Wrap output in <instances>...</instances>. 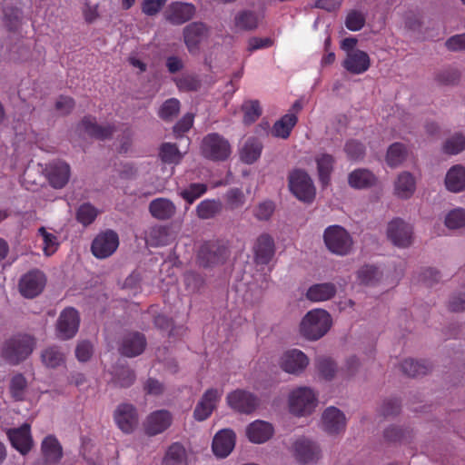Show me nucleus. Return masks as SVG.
Listing matches in <instances>:
<instances>
[{
	"mask_svg": "<svg viewBox=\"0 0 465 465\" xmlns=\"http://www.w3.org/2000/svg\"><path fill=\"white\" fill-rule=\"evenodd\" d=\"M331 326V317L323 309L309 311L300 323L301 334L308 340L316 341L327 333Z\"/></svg>",
	"mask_w": 465,
	"mask_h": 465,
	"instance_id": "f257e3e1",
	"label": "nucleus"
},
{
	"mask_svg": "<svg viewBox=\"0 0 465 465\" xmlns=\"http://www.w3.org/2000/svg\"><path fill=\"white\" fill-rule=\"evenodd\" d=\"M318 405V395L313 389L301 386L292 390L288 395V407L297 417L311 415Z\"/></svg>",
	"mask_w": 465,
	"mask_h": 465,
	"instance_id": "f03ea898",
	"label": "nucleus"
},
{
	"mask_svg": "<svg viewBox=\"0 0 465 465\" xmlns=\"http://www.w3.org/2000/svg\"><path fill=\"white\" fill-rule=\"evenodd\" d=\"M327 249L333 254L345 256L353 250V240L350 232L341 225H330L323 232Z\"/></svg>",
	"mask_w": 465,
	"mask_h": 465,
	"instance_id": "7ed1b4c3",
	"label": "nucleus"
},
{
	"mask_svg": "<svg viewBox=\"0 0 465 465\" xmlns=\"http://www.w3.org/2000/svg\"><path fill=\"white\" fill-rule=\"evenodd\" d=\"M35 339L26 334H19L6 341L3 354L11 363L16 364L25 360L34 351Z\"/></svg>",
	"mask_w": 465,
	"mask_h": 465,
	"instance_id": "20e7f679",
	"label": "nucleus"
},
{
	"mask_svg": "<svg viewBox=\"0 0 465 465\" xmlns=\"http://www.w3.org/2000/svg\"><path fill=\"white\" fill-rule=\"evenodd\" d=\"M289 188L299 200L307 203L312 202L316 194L312 180L306 172L300 169L289 174Z\"/></svg>",
	"mask_w": 465,
	"mask_h": 465,
	"instance_id": "39448f33",
	"label": "nucleus"
},
{
	"mask_svg": "<svg viewBox=\"0 0 465 465\" xmlns=\"http://www.w3.org/2000/svg\"><path fill=\"white\" fill-rule=\"evenodd\" d=\"M310 360L308 356L299 349H287L278 358L279 368L292 375H301L308 367Z\"/></svg>",
	"mask_w": 465,
	"mask_h": 465,
	"instance_id": "423d86ee",
	"label": "nucleus"
},
{
	"mask_svg": "<svg viewBox=\"0 0 465 465\" xmlns=\"http://www.w3.org/2000/svg\"><path fill=\"white\" fill-rule=\"evenodd\" d=\"M201 152L203 155L211 160H225L231 154L229 142L218 134H209L202 141Z\"/></svg>",
	"mask_w": 465,
	"mask_h": 465,
	"instance_id": "0eeeda50",
	"label": "nucleus"
},
{
	"mask_svg": "<svg viewBox=\"0 0 465 465\" xmlns=\"http://www.w3.org/2000/svg\"><path fill=\"white\" fill-rule=\"evenodd\" d=\"M292 451L296 460L302 464H316L322 459L320 446L308 439L301 438L295 440Z\"/></svg>",
	"mask_w": 465,
	"mask_h": 465,
	"instance_id": "6e6552de",
	"label": "nucleus"
},
{
	"mask_svg": "<svg viewBox=\"0 0 465 465\" xmlns=\"http://www.w3.org/2000/svg\"><path fill=\"white\" fill-rule=\"evenodd\" d=\"M173 416L167 410H156L149 413L143 423V430L148 436H155L164 432L173 423Z\"/></svg>",
	"mask_w": 465,
	"mask_h": 465,
	"instance_id": "1a4fd4ad",
	"label": "nucleus"
},
{
	"mask_svg": "<svg viewBox=\"0 0 465 465\" xmlns=\"http://www.w3.org/2000/svg\"><path fill=\"white\" fill-rule=\"evenodd\" d=\"M412 227L400 218L393 219L388 223L387 237L400 248L409 247L412 242Z\"/></svg>",
	"mask_w": 465,
	"mask_h": 465,
	"instance_id": "9d476101",
	"label": "nucleus"
},
{
	"mask_svg": "<svg viewBox=\"0 0 465 465\" xmlns=\"http://www.w3.org/2000/svg\"><path fill=\"white\" fill-rule=\"evenodd\" d=\"M79 314L74 308H66L61 313L56 323V335L62 340L73 338L79 328Z\"/></svg>",
	"mask_w": 465,
	"mask_h": 465,
	"instance_id": "9b49d317",
	"label": "nucleus"
},
{
	"mask_svg": "<svg viewBox=\"0 0 465 465\" xmlns=\"http://www.w3.org/2000/svg\"><path fill=\"white\" fill-rule=\"evenodd\" d=\"M119 238L116 232L108 230L98 234L92 243V252L98 259L111 256L118 248Z\"/></svg>",
	"mask_w": 465,
	"mask_h": 465,
	"instance_id": "f8f14e48",
	"label": "nucleus"
},
{
	"mask_svg": "<svg viewBox=\"0 0 465 465\" xmlns=\"http://www.w3.org/2000/svg\"><path fill=\"white\" fill-rule=\"evenodd\" d=\"M223 393V389H208L195 406L193 411L194 419L198 421H203L209 418L213 410L216 408V405L220 401Z\"/></svg>",
	"mask_w": 465,
	"mask_h": 465,
	"instance_id": "ddd939ff",
	"label": "nucleus"
},
{
	"mask_svg": "<svg viewBox=\"0 0 465 465\" xmlns=\"http://www.w3.org/2000/svg\"><path fill=\"white\" fill-rule=\"evenodd\" d=\"M114 420L117 427L126 434L132 433L138 424L136 408L129 403H122L114 412Z\"/></svg>",
	"mask_w": 465,
	"mask_h": 465,
	"instance_id": "4468645a",
	"label": "nucleus"
},
{
	"mask_svg": "<svg viewBox=\"0 0 465 465\" xmlns=\"http://www.w3.org/2000/svg\"><path fill=\"white\" fill-rule=\"evenodd\" d=\"M46 282L45 274L38 270H34L25 274L19 282L20 292L26 298L38 295Z\"/></svg>",
	"mask_w": 465,
	"mask_h": 465,
	"instance_id": "2eb2a0df",
	"label": "nucleus"
},
{
	"mask_svg": "<svg viewBox=\"0 0 465 465\" xmlns=\"http://www.w3.org/2000/svg\"><path fill=\"white\" fill-rule=\"evenodd\" d=\"M226 400L232 409L243 413H250L258 406V399L244 390H235L230 392Z\"/></svg>",
	"mask_w": 465,
	"mask_h": 465,
	"instance_id": "dca6fc26",
	"label": "nucleus"
},
{
	"mask_svg": "<svg viewBox=\"0 0 465 465\" xmlns=\"http://www.w3.org/2000/svg\"><path fill=\"white\" fill-rule=\"evenodd\" d=\"M346 422L347 420L344 413L336 407H328L322 412V428L329 434H338L343 431Z\"/></svg>",
	"mask_w": 465,
	"mask_h": 465,
	"instance_id": "f3484780",
	"label": "nucleus"
},
{
	"mask_svg": "<svg viewBox=\"0 0 465 465\" xmlns=\"http://www.w3.org/2000/svg\"><path fill=\"white\" fill-rule=\"evenodd\" d=\"M208 35V29L202 23H192L183 30L184 44L191 54H196L199 45Z\"/></svg>",
	"mask_w": 465,
	"mask_h": 465,
	"instance_id": "a211bd4d",
	"label": "nucleus"
},
{
	"mask_svg": "<svg viewBox=\"0 0 465 465\" xmlns=\"http://www.w3.org/2000/svg\"><path fill=\"white\" fill-rule=\"evenodd\" d=\"M8 438L15 449L21 454H26L33 446V439L30 432V426L23 424L16 429H10L7 431Z\"/></svg>",
	"mask_w": 465,
	"mask_h": 465,
	"instance_id": "6ab92c4d",
	"label": "nucleus"
},
{
	"mask_svg": "<svg viewBox=\"0 0 465 465\" xmlns=\"http://www.w3.org/2000/svg\"><path fill=\"white\" fill-rule=\"evenodd\" d=\"M274 430L271 423L257 420L250 423L245 430L248 440L255 444H262L269 440Z\"/></svg>",
	"mask_w": 465,
	"mask_h": 465,
	"instance_id": "aec40b11",
	"label": "nucleus"
},
{
	"mask_svg": "<svg viewBox=\"0 0 465 465\" xmlns=\"http://www.w3.org/2000/svg\"><path fill=\"white\" fill-rule=\"evenodd\" d=\"M235 446V434L232 430H221L213 440V451L219 458L227 457Z\"/></svg>",
	"mask_w": 465,
	"mask_h": 465,
	"instance_id": "412c9836",
	"label": "nucleus"
},
{
	"mask_svg": "<svg viewBox=\"0 0 465 465\" xmlns=\"http://www.w3.org/2000/svg\"><path fill=\"white\" fill-rule=\"evenodd\" d=\"M70 166L64 162H54L46 168V176L50 184L56 189L65 186L70 178Z\"/></svg>",
	"mask_w": 465,
	"mask_h": 465,
	"instance_id": "4be33fe9",
	"label": "nucleus"
},
{
	"mask_svg": "<svg viewBox=\"0 0 465 465\" xmlns=\"http://www.w3.org/2000/svg\"><path fill=\"white\" fill-rule=\"evenodd\" d=\"M342 64L348 72L361 74L369 69L371 60L368 54L364 51L355 50L346 54Z\"/></svg>",
	"mask_w": 465,
	"mask_h": 465,
	"instance_id": "5701e85b",
	"label": "nucleus"
},
{
	"mask_svg": "<svg viewBox=\"0 0 465 465\" xmlns=\"http://www.w3.org/2000/svg\"><path fill=\"white\" fill-rule=\"evenodd\" d=\"M146 346V341L143 334L131 332L126 334L121 343L120 351L127 357H134L141 354Z\"/></svg>",
	"mask_w": 465,
	"mask_h": 465,
	"instance_id": "b1692460",
	"label": "nucleus"
},
{
	"mask_svg": "<svg viewBox=\"0 0 465 465\" xmlns=\"http://www.w3.org/2000/svg\"><path fill=\"white\" fill-rule=\"evenodd\" d=\"M195 12L192 4L176 2L169 5L166 10V19L175 25H181L190 20Z\"/></svg>",
	"mask_w": 465,
	"mask_h": 465,
	"instance_id": "393cba45",
	"label": "nucleus"
},
{
	"mask_svg": "<svg viewBox=\"0 0 465 465\" xmlns=\"http://www.w3.org/2000/svg\"><path fill=\"white\" fill-rule=\"evenodd\" d=\"M227 257V250L215 244L203 245L199 252V260L202 265L211 266L222 263Z\"/></svg>",
	"mask_w": 465,
	"mask_h": 465,
	"instance_id": "a878e982",
	"label": "nucleus"
},
{
	"mask_svg": "<svg viewBox=\"0 0 465 465\" xmlns=\"http://www.w3.org/2000/svg\"><path fill=\"white\" fill-rule=\"evenodd\" d=\"M262 148L263 145L260 139L248 137L240 149V159L247 164H252L261 157Z\"/></svg>",
	"mask_w": 465,
	"mask_h": 465,
	"instance_id": "bb28decb",
	"label": "nucleus"
},
{
	"mask_svg": "<svg viewBox=\"0 0 465 465\" xmlns=\"http://www.w3.org/2000/svg\"><path fill=\"white\" fill-rule=\"evenodd\" d=\"M416 190L414 176L409 172L401 173L394 183V193L401 199L411 198Z\"/></svg>",
	"mask_w": 465,
	"mask_h": 465,
	"instance_id": "cd10ccee",
	"label": "nucleus"
},
{
	"mask_svg": "<svg viewBox=\"0 0 465 465\" xmlns=\"http://www.w3.org/2000/svg\"><path fill=\"white\" fill-rule=\"evenodd\" d=\"M445 185L451 193H460L465 189V168L460 164L453 165L445 176Z\"/></svg>",
	"mask_w": 465,
	"mask_h": 465,
	"instance_id": "c85d7f7f",
	"label": "nucleus"
},
{
	"mask_svg": "<svg viewBox=\"0 0 465 465\" xmlns=\"http://www.w3.org/2000/svg\"><path fill=\"white\" fill-rule=\"evenodd\" d=\"M78 130L97 139H105L113 134V128L110 125L100 126L91 117H84L78 125Z\"/></svg>",
	"mask_w": 465,
	"mask_h": 465,
	"instance_id": "c756f323",
	"label": "nucleus"
},
{
	"mask_svg": "<svg viewBox=\"0 0 465 465\" xmlns=\"http://www.w3.org/2000/svg\"><path fill=\"white\" fill-rule=\"evenodd\" d=\"M336 291L335 284L331 282L317 283L308 289L306 297L314 302H324L331 299Z\"/></svg>",
	"mask_w": 465,
	"mask_h": 465,
	"instance_id": "7c9ffc66",
	"label": "nucleus"
},
{
	"mask_svg": "<svg viewBox=\"0 0 465 465\" xmlns=\"http://www.w3.org/2000/svg\"><path fill=\"white\" fill-rule=\"evenodd\" d=\"M41 451L42 459L53 463H58L63 456V450L59 441L51 435L45 437L42 441Z\"/></svg>",
	"mask_w": 465,
	"mask_h": 465,
	"instance_id": "2f4dec72",
	"label": "nucleus"
},
{
	"mask_svg": "<svg viewBox=\"0 0 465 465\" xmlns=\"http://www.w3.org/2000/svg\"><path fill=\"white\" fill-rule=\"evenodd\" d=\"M255 257L259 262L267 263L274 253V243L271 236L261 235L254 246Z\"/></svg>",
	"mask_w": 465,
	"mask_h": 465,
	"instance_id": "473e14b6",
	"label": "nucleus"
},
{
	"mask_svg": "<svg viewBox=\"0 0 465 465\" xmlns=\"http://www.w3.org/2000/svg\"><path fill=\"white\" fill-rule=\"evenodd\" d=\"M149 210L151 214L159 220L171 218L175 213V205L168 199L157 198L151 202Z\"/></svg>",
	"mask_w": 465,
	"mask_h": 465,
	"instance_id": "72a5a7b5",
	"label": "nucleus"
},
{
	"mask_svg": "<svg viewBox=\"0 0 465 465\" xmlns=\"http://www.w3.org/2000/svg\"><path fill=\"white\" fill-rule=\"evenodd\" d=\"M298 121L297 115L294 113H288L278 120L272 126V134L273 136L286 139L290 136L292 128L296 125Z\"/></svg>",
	"mask_w": 465,
	"mask_h": 465,
	"instance_id": "f704fd0d",
	"label": "nucleus"
},
{
	"mask_svg": "<svg viewBox=\"0 0 465 465\" xmlns=\"http://www.w3.org/2000/svg\"><path fill=\"white\" fill-rule=\"evenodd\" d=\"M315 163L319 179L325 185L329 183L330 175L333 170L334 158L331 154L320 153L315 156Z\"/></svg>",
	"mask_w": 465,
	"mask_h": 465,
	"instance_id": "c9c22d12",
	"label": "nucleus"
},
{
	"mask_svg": "<svg viewBox=\"0 0 465 465\" xmlns=\"http://www.w3.org/2000/svg\"><path fill=\"white\" fill-rule=\"evenodd\" d=\"M349 184L355 189H365L373 185L376 178L366 169H357L349 175Z\"/></svg>",
	"mask_w": 465,
	"mask_h": 465,
	"instance_id": "e433bc0d",
	"label": "nucleus"
},
{
	"mask_svg": "<svg viewBox=\"0 0 465 465\" xmlns=\"http://www.w3.org/2000/svg\"><path fill=\"white\" fill-rule=\"evenodd\" d=\"M407 155V147L401 143H394L388 148L386 162L391 167H397L405 161Z\"/></svg>",
	"mask_w": 465,
	"mask_h": 465,
	"instance_id": "4c0bfd02",
	"label": "nucleus"
},
{
	"mask_svg": "<svg viewBox=\"0 0 465 465\" xmlns=\"http://www.w3.org/2000/svg\"><path fill=\"white\" fill-rule=\"evenodd\" d=\"M186 460V451L180 443L172 444L163 458L164 465H184Z\"/></svg>",
	"mask_w": 465,
	"mask_h": 465,
	"instance_id": "58836bf2",
	"label": "nucleus"
},
{
	"mask_svg": "<svg viewBox=\"0 0 465 465\" xmlns=\"http://www.w3.org/2000/svg\"><path fill=\"white\" fill-rule=\"evenodd\" d=\"M159 155L163 163L169 164H178L183 157L176 144L171 143L162 144Z\"/></svg>",
	"mask_w": 465,
	"mask_h": 465,
	"instance_id": "ea45409f",
	"label": "nucleus"
},
{
	"mask_svg": "<svg viewBox=\"0 0 465 465\" xmlns=\"http://www.w3.org/2000/svg\"><path fill=\"white\" fill-rule=\"evenodd\" d=\"M42 362L48 368H56L64 361V354L54 346L48 347L41 354Z\"/></svg>",
	"mask_w": 465,
	"mask_h": 465,
	"instance_id": "a19ab883",
	"label": "nucleus"
},
{
	"mask_svg": "<svg viewBox=\"0 0 465 465\" xmlns=\"http://www.w3.org/2000/svg\"><path fill=\"white\" fill-rule=\"evenodd\" d=\"M465 149V135L461 133H455L444 143L442 150L445 153L455 155Z\"/></svg>",
	"mask_w": 465,
	"mask_h": 465,
	"instance_id": "79ce46f5",
	"label": "nucleus"
},
{
	"mask_svg": "<svg viewBox=\"0 0 465 465\" xmlns=\"http://www.w3.org/2000/svg\"><path fill=\"white\" fill-rule=\"evenodd\" d=\"M151 165L148 163H142L139 165L126 163H124L119 170L120 176L124 179H131L136 177L138 174L149 173Z\"/></svg>",
	"mask_w": 465,
	"mask_h": 465,
	"instance_id": "37998d69",
	"label": "nucleus"
},
{
	"mask_svg": "<svg viewBox=\"0 0 465 465\" xmlns=\"http://www.w3.org/2000/svg\"><path fill=\"white\" fill-rule=\"evenodd\" d=\"M39 235L43 241V251L46 256L54 254L59 246V241L55 234L47 232L45 228L41 227L38 230Z\"/></svg>",
	"mask_w": 465,
	"mask_h": 465,
	"instance_id": "c03bdc74",
	"label": "nucleus"
},
{
	"mask_svg": "<svg viewBox=\"0 0 465 465\" xmlns=\"http://www.w3.org/2000/svg\"><path fill=\"white\" fill-rule=\"evenodd\" d=\"M221 207L219 201L204 200L197 205V215L201 219H210L220 212Z\"/></svg>",
	"mask_w": 465,
	"mask_h": 465,
	"instance_id": "a18cd8bd",
	"label": "nucleus"
},
{
	"mask_svg": "<svg viewBox=\"0 0 465 465\" xmlns=\"http://www.w3.org/2000/svg\"><path fill=\"white\" fill-rule=\"evenodd\" d=\"M401 368L405 374L411 377L423 375L429 371V367L424 362L413 359L404 360Z\"/></svg>",
	"mask_w": 465,
	"mask_h": 465,
	"instance_id": "49530a36",
	"label": "nucleus"
},
{
	"mask_svg": "<svg viewBox=\"0 0 465 465\" xmlns=\"http://www.w3.org/2000/svg\"><path fill=\"white\" fill-rule=\"evenodd\" d=\"M258 22V16L252 12H242L235 16V26L239 29H254L257 27Z\"/></svg>",
	"mask_w": 465,
	"mask_h": 465,
	"instance_id": "de8ad7c7",
	"label": "nucleus"
},
{
	"mask_svg": "<svg viewBox=\"0 0 465 465\" xmlns=\"http://www.w3.org/2000/svg\"><path fill=\"white\" fill-rule=\"evenodd\" d=\"M206 190V185L203 183H192L186 189L182 190L179 194L189 204H192L196 199L201 197Z\"/></svg>",
	"mask_w": 465,
	"mask_h": 465,
	"instance_id": "09e8293b",
	"label": "nucleus"
},
{
	"mask_svg": "<svg viewBox=\"0 0 465 465\" xmlns=\"http://www.w3.org/2000/svg\"><path fill=\"white\" fill-rule=\"evenodd\" d=\"M445 224L450 229H459L465 225V210L457 208L450 211L445 218Z\"/></svg>",
	"mask_w": 465,
	"mask_h": 465,
	"instance_id": "8fccbe9b",
	"label": "nucleus"
},
{
	"mask_svg": "<svg viewBox=\"0 0 465 465\" xmlns=\"http://www.w3.org/2000/svg\"><path fill=\"white\" fill-rule=\"evenodd\" d=\"M244 113L243 122L246 124L254 123L261 115V108L259 103L256 101H249L242 104Z\"/></svg>",
	"mask_w": 465,
	"mask_h": 465,
	"instance_id": "3c124183",
	"label": "nucleus"
},
{
	"mask_svg": "<svg viewBox=\"0 0 465 465\" xmlns=\"http://www.w3.org/2000/svg\"><path fill=\"white\" fill-rule=\"evenodd\" d=\"M97 213V210L93 205L84 203L77 211V220L84 225H88L94 222Z\"/></svg>",
	"mask_w": 465,
	"mask_h": 465,
	"instance_id": "603ef678",
	"label": "nucleus"
},
{
	"mask_svg": "<svg viewBox=\"0 0 465 465\" xmlns=\"http://www.w3.org/2000/svg\"><path fill=\"white\" fill-rule=\"evenodd\" d=\"M226 204L230 209L241 207L245 202V196L238 188L230 189L225 194Z\"/></svg>",
	"mask_w": 465,
	"mask_h": 465,
	"instance_id": "864d4df0",
	"label": "nucleus"
},
{
	"mask_svg": "<svg viewBox=\"0 0 465 465\" xmlns=\"http://www.w3.org/2000/svg\"><path fill=\"white\" fill-rule=\"evenodd\" d=\"M365 24V17L359 11H351L346 17L345 25L351 31L361 30Z\"/></svg>",
	"mask_w": 465,
	"mask_h": 465,
	"instance_id": "5fc2aeb1",
	"label": "nucleus"
},
{
	"mask_svg": "<svg viewBox=\"0 0 465 465\" xmlns=\"http://www.w3.org/2000/svg\"><path fill=\"white\" fill-rule=\"evenodd\" d=\"M180 109V102L175 99L172 98L167 100L160 108L159 115L161 118L164 120L171 119L173 117Z\"/></svg>",
	"mask_w": 465,
	"mask_h": 465,
	"instance_id": "6e6d98bb",
	"label": "nucleus"
},
{
	"mask_svg": "<svg viewBox=\"0 0 465 465\" xmlns=\"http://www.w3.org/2000/svg\"><path fill=\"white\" fill-rule=\"evenodd\" d=\"M317 368L326 380H331L336 372L335 363L329 358H321L317 361Z\"/></svg>",
	"mask_w": 465,
	"mask_h": 465,
	"instance_id": "4d7b16f0",
	"label": "nucleus"
},
{
	"mask_svg": "<svg viewBox=\"0 0 465 465\" xmlns=\"http://www.w3.org/2000/svg\"><path fill=\"white\" fill-rule=\"evenodd\" d=\"M26 387V381L21 374L14 376L11 381V393L15 400H22Z\"/></svg>",
	"mask_w": 465,
	"mask_h": 465,
	"instance_id": "13d9d810",
	"label": "nucleus"
},
{
	"mask_svg": "<svg viewBox=\"0 0 465 465\" xmlns=\"http://www.w3.org/2000/svg\"><path fill=\"white\" fill-rule=\"evenodd\" d=\"M134 381V374L128 368H122L114 376V382L120 387H129Z\"/></svg>",
	"mask_w": 465,
	"mask_h": 465,
	"instance_id": "bf43d9fd",
	"label": "nucleus"
},
{
	"mask_svg": "<svg viewBox=\"0 0 465 465\" xmlns=\"http://www.w3.org/2000/svg\"><path fill=\"white\" fill-rule=\"evenodd\" d=\"M275 205L272 201L260 203L253 211L254 216L259 220H268L273 213Z\"/></svg>",
	"mask_w": 465,
	"mask_h": 465,
	"instance_id": "052dcab7",
	"label": "nucleus"
},
{
	"mask_svg": "<svg viewBox=\"0 0 465 465\" xmlns=\"http://www.w3.org/2000/svg\"><path fill=\"white\" fill-rule=\"evenodd\" d=\"M378 274L379 272L376 267L365 265L358 271V280L361 283L371 284L377 278Z\"/></svg>",
	"mask_w": 465,
	"mask_h": 465,
	"instance_id": "680f3d73",
	"label": "nucleus"
},
{
	"mask_svg": "<svg viewBox=\"0 0 465 465\" xmlns=\"http://www.w3.org/2000/svg\"><path fill=\"white\" fill-rule=\"evenodd\" d=\"M345 152L349 159L356 161L362 158L364 147L357 141H350L345 145Z\"/></svg>",
	"mask_w": 465,
	"mask_h": 465,
	"instance_id": "e2e57ef3",
	"label": "nucleus"
},
{
	"mask_svg": "<svg viewBox=\"0 0 465 465\" xmlns=\"http://www.w3.org/2000/svg\"><path fill=\"white\" fill-rule=\"evenodd\" d=\"M166 0H143L142 11L146 15H154L160 12Z\"/></svg>",
	"mask_w": 465,
	"mask_h": 465,
	"instance_id": "0e129e2a",
	"label": "nucleus"
},
{
	"mask_svg": "<svg viewBox=\"0 0 465 465\" xmlns=\"http://www.w3.org/2000/svg\"><path fill=\"white\" fill-rule=\"evenodd\" d=\"M449 307L453 312L465 310V285L450 298Z\"/></svg>",
	"mask_w": 465,
	"mask_h": 465,
	"instance_id": "69168bd1",
	"label": "nucleus"
},
{
	"mask_svg": "<svg viewBox=\"0 0 465 465\" xmlns=\"http://www.w3.org/2000/svg\"><path fill=\"white\" fill-rule=\"evenodd\" d=\"M93 353V346L88 341H81L76 346L75 355L78 361H86L90 359Z\"/></svg>",
	"mask_w": 465,
	"mask_h": 465,
	"instance_id": "338daca9",
	"label": "nucleus"
},
{
	"mask_svg": "<svg viewBox=\"0 0 465 465\" xmlns=\"http://www.w3.org/2000/svg\"><path fill=\"white\" fill-rule=\"evenodd\" d=\"M446 46L451 51L465 50V34L451 36L447 40Z\"/></svg>",
	"mask_w": 465,
	"mask_h": 465,
	"instance_id": "774afa93",
	"label": "nucleus"
}]
</instances>
